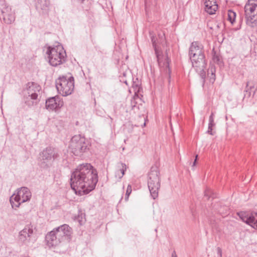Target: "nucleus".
I'll list each match as a JSON object with an SVG mask.
<instances>
[{
  "label": "nucleus",
  "instance_id": "ea45409f",
  "mask_svg": "<svg viewBox=\"0 0 257 257\" xmlns=\"http://www.w3.org/2000/svg\"><path fill=\"white\" fill-rule=\"evenodd\" d=\"M121 199H122V197H121V199H120V201L121 200Z\"/></svg>",
  "mask_w": 257,
  "mask_h": 257
},
{
  "label": "nucleus",
  "instance_id": "4be33fe9",
  "mask_svg": "<svg viewBox=\"0 0 257 257\" xmlns=\"http://www.w3.org/2000/svg\"><path fill=\"white\" fill-rule=\"evenodd\" d=\"M215 123L214 122V114L213 112L211 113L209 118L208 128L207 133L211 135H214V133L213 132V127L214 126Z\"/></svg>",
  "mask_w": 257,
  "mask_h": 257
},
{
  "label": "nucleus",
  "instance_id": "f704fd0d",
  "mask_svg": "<svg viewBox=\"0 0 257 257\" xmlns=\"http://www.w3.org/2000/svg\"><path fill=\"white\" fill-rule=\"evenodd\" d=\"M171 257H177L176 251L175 250L172 252Z\"/></svg>",
  "mask_w": 257,
  "mask_h": 257
},
{
  "label": "nucleus",
  "instance_id": "dca6fc26",
  "mask_svg": "<svg viewBox=\"0 0 257 257\" xmlns=\"http://www.w3.org/2000/svg\"><path fill=\"white\" fill-rule=\"evenodd\" d=\"M45 240L48 246L50 247L61 246V243H62L60 238L56 234L54 228L46 234Z\"/></svg>",
  "mask_w": 257,
  "mask_h": 257
},
{
  "label": "nucleus",
  "instance_id": "a878e982",
  "mask_svg": "<svg viewBox=\"0 0 257 257\" xmlns=\"http://www.w3.org/2000/svg\"><path fill=\"white\" fill-rule=\"evenodd\" d=\"M236 18V13L231 10L228 11V20L233 24L235 22Z\"/></svg>",
  "mask_w": 257,
  "mask_h": 257
},
{
  "label": "nucleus",
  "instance_id": "6e6552de",
  "mask_svg": "<svg viewBox=\"0 0 257 257\" xmlns=\"http://www.w3.org/2000/svg\"><path fill=\"white\" fill-rule=\"evenodd\" d=\"M244 10L246 24L254 28L257 25V0H247Z\"/></svg>",
  "mask_w": 257,
  "mask_h": 257
},
{
  "label": "nucleus",
  "instance_id": "58836bf2",
  "mask_svg": "<svg viewBox=\"0 0 257 257\" xmlns=\"http://www.w3.org/2000/svg\"><path fill=\"white\" fill-rule=\"evenodd\" d=\"M124 83H125L126 85H127V81H125L124 82Z\"/></svg>",
  "mask_w": 257,
  "mask_h": 257
},
{
  "label": "nucleus",
  "instance_id": "bb28decb",
  "mask_svg": "<svg viewBox=\"0 0 257 257\" xmlns=\"http://www.w3.org/2000/svg\"><path fill=\"white\" fill-rule=\"evenodd\" d=\"M139 118L140 119V123L135 124L136 126H141L144 127L146 126L147 117H145L143 114L139 116Z\"/></svg>",
  "mask_w": 257,
  "mask_h": 257
},
{
  "label": "nucleus",
  "instance_id": "20e7f679",
  "mask_svg": "<svg viewBox=\"0 0 257 257\" xmlns=\"http://www.w3.org/2000/svg\"><path fill=\"white\" fill-rule=\"evenodd\" d=\"M148 186L150 194L153 199L158 197V192L161 187L160 172L157 165L151 168L148 174Z\"/></svg>",
  "mask_w": 257,
  "mask_h": 257
},
{
  "label": "nucleus",
  "instance_id": "b1692460",
  "mask_svg": "<svg viewBox=\"0 0 257 257\" xmlns=\"http://www.w3.org/2000/svg\"><path fill=\"white\" fill-rule=\"evenodd\" d=\"M212 60L214 63H217L218 65H221L223 63L222 57L219 54H217L216 52L214 50V49H213L212 50Z\"/></svg>",
  "mask_w": 257,
  "mask_h": 257
},
{
  "label": "nucleus",
  "instance_id": "f8f14e48",
  "mask_svg": "<svg viewBox=\"0 0 257 257\" xmlns=\"http://www.w3.org/2000/svg\"><path fill=\"white\" fill-rule=\"evenodd\" d=\"M54 229L63 244L64 242L68 243L70 242L71 239L73 230L68 224H64L55 228Z\"/></svg>",
  "mask_w": 257,
  "mask_h": 257
},
{
  "label": "nucleus",
  "instance_id": "1a4fd4ad",
  "mask_svg": "<svg viewBox=\"0 0 257 257\" xmlns=\"http://www.w3.org/2000/svg\"><path fill=\"white\" fill-rule=\"evenodd\" d=\"M41 167L44 169L50 168L54 161L59 157L58 151L54 148L48 147L40 154Z\"/></svg>",
  "mask_w": 257,
  "mask_h": 257
},
{
  "label": "nucleus",
  "instance_id": "4c0bfd02",
  "mask_svg": "<svg viewBox=\"0 0 257 257\" xmlns=\"http://www.w3.org/2000/svg\"><path fill=\"white\" fill-rule=\"evenodd\" d=\"M192 215L194 217V215H195L193 211L192 212Z\"/></svg>",
  "mask_w": 257,
  "mask_h": 257
},
{
  "label": "nucleus",
  "instance_id": "c9c22d12",
  "mask_svg": "<svg viewBox=\"0 0 257 257\" xmlns=\"http://www.w3.org/2000/svg\"><path fill=\"white\" fill-rule=\"evenodd\" d=\"M129 196H130L129 195H126L125 194V198H124L125 201H127L128 200Z\"/></svg>",
  "mask_w": 257,
  "mask_h": 257
},
{
  "label": "nucleus",
  "instance_id": "cd10ccee",
  "mask_svg": "<svg viewBox=\"0 0 257 257\" xmlns=\"http://www.w3.org/2000/svg\"><path fill=\"white\" fill-rule=\"evenodd\" d=\"M195 69L197 71L198 70H200L199 75L202 80V83L203 86L205 82L206 72L205 71V69L206 68H195Z\"/></svg>",
  "mask_w": 257,
  "mask_h": 257
},
{
  "label": "nucleus",
  "instance_id": "5701e85b",
  "mask_svg": "<svg viewBox=\"0 0 257 257\" xmlns=\"http://www.w3.org/2000/svg\"><path fill=\"white\" fill-rule=\"evenodd\" d=\"M132 87L134 89L135 94L141 91L142 88L141 87V82L138 78L133 79Z\"/></svg>",
  "mask_w": 257,
  "mask_h": 257
},
{
  "label": "nucleus",
  "instance_id": "2f4dec72",
  "mask_svg": "<svg viewBox=\"0 0 257 257\" xmlns=\"http://www.w3.org/2000/svg\"><path fill=\"white\" fill-rule=\"evenodd\" d=\"M132 186L131 185H128L127 187V189H126V195H130V194H131L132 193Z\"/></svg>",
  "mask_w": 257,
  "mask_h": 257
},
{
  "label": "nucleus",
  "instance_id": "0eeeda50",
  "mask_svg": "<svg viewBox=\"0 0 257 257\" xmlns=\"http://www.w3.org/2000/svg\"><path fill=\"white\" fill-rule=\"evenodd\" d=\"M56 87L58 93L66 96L71 94L74 88V79L73 76L67 78L65 76H60L56 80Z\"/></svg>",
  "mask_w": 257,
  "mask_h": 257
},
{
  "label": "nucleus",
  "instance_id": "e433bc0d",
  "mask_svg": "<svg viewBox=\"0 0 257 257\" xmlns=\"http://www.w3.org/2000/svg\"><path fill=\"white\" fill-rule=\"evenodd\" d=\"M254 212L257 214V204L254 206Z\"/></svg>",
  "mask_w": 257,
  "mask_h": 257
},
{
  "label": "nucleus",
  "instance_id": "c756f323",
  "mask_svg": "<svg viewBox=\"0 0 257 257\" xmlns=\"http://www.w3.org/2000/svg\"><path fill=\"white\" fill-rule=\"evenodd\" d=\"M212 195H213L212 194V191L210 189H207L204 191V197L206 198V200H208L210 197H211L213 198V196Z\"/></svg>",
  "mask_w": 257,
  "mask_h": 257
},
{
  "label": "nucleus",
  "instance_id": "9d476101",
  "mask_svg": "<svg viewBox=\"0 0 257 257\" xmlns=\"http://www.w3.org/2000/svg\"><path fill=\"white\" fill-rule=\"evenodd\" d=\"M32 196L30 189L26 187H22L17 189V195H14L10 198V202L13 208L16 209L19 207L21 203L28 201Z\"/></svg>",
  "mask_w": 257,
  "mask_h": 257
},
{
  "label": "nucleus",
  "instance_id": "2eb2a0df",
  "mask_svg": "<svg viewBox=\"0 0 257 257\" xmlns=\"http://www.w3.org/2000/svg\"><path fill=\"white\" fill-rule=\"evenodd\" d=\"M63 105V101H61L59 96L50 97L46 99L45 103L46 108L49 110H56Z\"/></svg>",
  "mask_w": 257,
  "mask_h": 257
},
{
  "label": "nucleus",
  "instance_id": "ddd939ff",
  "mask_svg": "<svg viewBox=\"0 0 257 257\" xmlns=\"http://www.w3.org/2000/svg\"><path fill=\"white\" fill-rule=\"evenodd\" d=\"M150 35L158 61L159 62L160 54L157 44L160 43L163 46L166 45V41L165 34L164 33H159L158 35V38L153 35V32H150Z\"/></svg>",
  "mask_w": 257,
  "mask_h": 257
},
{
  "label": "nucleus",
  "instance_id": "473e14b6",
  "mask_svg": "<svg viewBox=\"0 0 257 257\" xmlns=\"http://www.w3.org/2000/svg\"><path fill=\"white\" fill-rule=\"evenodd\" d=\"M217 249L218 253L220 255V256H222L221 249L218 247H217Z\"/></svg>",
  "mask_w": 257,
  "mask_h": 257
},
{
  "label": "nucleus",
  "instance_id": "f3484780",
  "mask_svg": "<svg viewBox=\"0 0 257 257\" xmlns=\"http://www.w3.org/2000/svg\"><path fill=\"white\" fill-rule=\"evenodd\" d=\"M37 10L42 15L48 14L50 2L49 0H35Z\"/></svg>",
  "mask_w": 257,
  "mask_h": 257
},
{
  "label": "nucleus",
  "instance_id": "4468645a",
  "mask_svg": "<svg viewBox=\"0 0 257 257\" xmlns=\"http://www.w3.org/2000/svg\"><path fill=\"white\" fill-rule=\"evenodd\" d=\"M237 214L243 222L253 228L257 229V213H255L254 211L250 213L241 211L237 213Z\"/></svg>",
  "mask_w": 257,
  "mask_h": 257
},
{
  "label": "nucleus",
  "instance_id": "9b49d317",
  "mask_svg": "<svg viewBox=\"0 0 257 257\" xmlns=\"http://www.w3.org/2000/svg\"><path fill=\"white\" fill-rule=\"evenodd\" d=\"M15 14L11 7L7 5L5 0H0V19H3L5 23L11 24L15 21Z\"/></svg>",
  "mask_w": 257,
  "mask_h": 257
},
{
  "label": "nucleus",
  "instance_id": "c85d7f7f",
  "mask_svg": "<svg viewBox=\"0 0 257 257\" xmlns=\"http://www.w3.org/2000/svg\"><path fill=\"white\" fill-rule=\"evenodd\" d=\"M85 214L81 211H79L78 216L76 217V220L82 225L85 221Z\"/></svg>",
  "mask_w": 257,
  "mask_h": 257
},
{
  "label": "nucleus",
  "instance_id": "412c9836",
  "mask_svg": "<svg viewBox=\"0 0 257 257\" xmlns=\"http://www.w3.org/2000/svg\"><path fill=\"white\" fill-rule=\"evenodd\" d=\"M216 68L213 65L210 66L208 69L207 77L209 79V82L213 84L216 79Z\"/></svg>",
  "mask_w": 257,
  "mask_h": 257
},
{
  "label": "nucleus",
  "instance_id": "7ed1b4c3",
  "mask_svg": "<svg viewBox=\"0 0 257 257\" xmlns=\"http://www.w3.org/2000/svg\"><path fill=\"white\" fill-rule=\"evenodd\" d=\"M46 54L52 66L57 67L66 62V53L61 45L48 47Z\"/></svg>",
  "mask_w": 257,
  "mask_h": 257
},
{
  "label": "nucleus",
  "instance_id": "a211bd4d",
  "mask_svg": "<svg viewBox=\"0 0 257 257\" xmlns=\"http://www.w3.org/2000/svg\"><path fill=\"white\" fill-rule=\"evenodd\" d=\"M33 234V230L30 227L27 226L20 231L19 233V239L23 243H26L31 240Z\"/></svg>",
  "mask_w": 257,
  "mask_h": 257
},
{
  "label": "nucleus",
  "instance_id": "423d86ee",
  "mask_svg": "<svg viewBox=\"0 0 257 257\" xmlns=\"http://www.w3.org/2000/svg\"><path fill=\"white\" fill-rule=\"evenodd\" d=\"M90 146L89 142L86 141V139L79 135L72 138L69 148L74 155L81 156L84 153L89 151Z\"/></svg>",
  "mask_w": 257,
  "mask_h": 257
},
{
  "label": "nucleus",
  "instance_id": "f257e3e1",
  "mask_svg": "<svg viewBox=\"0 0 257 257\" xmlns=\"http://www.w3.org/2000/svg\"><path fill=\"white\" fill-rule=\"evenodd\" d=\"M97 182V171L89 163L79 165L72 172L70 179L72 189L79 190L84 194H87L93 190Z\"/></svg>",
  "mask_w": 257,
  "mask_h": 257
},
{
  "label": "nucleus",
  "instance_id": "39448f33",
  "mask_svg": "<svg viewBox=\"0 0 257 257\" xmlns=\"http://www.w3.org/2000/svg\"><path fill=\"white\" fill-rule=\"evenodd\" d=\"M41 90V86L34 82H29L26 84L24 91L25 103L27 105L31 107L38 104L39 102L38 93Z\"/></svg>",
  "mask_w": 257,
  "mask_h": 257
},
{
  "label": "nucleus",
  "instance_id": "7c9ffc66",
  "mask_svg": "<svg viewBox=\"0 0 257 257\" xmlns=\"http://www.w3.org/2000/svg\"><path fill=\"white\" fill-rule=\"evenodd\" d=\"M132 109L134 110L135 112H137V110L139 109V106L136 105L135 100L132 101Z\"/></svg>",
  "mask_w": 257,
  "mask_h": 257
},
{
  "label": "nucleus",
  "instance_id": "f03ea898",
  "mask_svg": "<svg viewBox=\"0 0 257 257\" xmlns=\"http://www.w3.org/2000/svg\"><path fill=\"white\" fill-rule=\"evenodd\" d=\"M189 56L194 68H206L207 60L205 58L203 45L198 41L193 42L189 47Z\"/></svg>",
  "mask_w": 257,
  "mask_h": 257
},
{
  "label": "nucleus",
  "instance_id": "72a5a7b5",
  "mask_svg": "<svg viewBox=\"0 0 257 257\" xmlns=\"http://www.w3.org/2000/svg\"><path fill=\"white\" fill-rule=\"evenodd\" d=\"M197 158H198V155H197L196 156V157H195V160H194V162H193V166H192L193 167V166H195L196 163V162H197Z\"/></svg>",
  "mask_w": 257,
  "mask_h": 257
},
{
  "label": "nucleus",
  "instance_id": "aec40b11",
  "mask_svg": "<svg viewBox=\"0 0 257 257\" xmlns=\"http://www.w3.org/2000/svg\"><path fill=\"white\" fill-rule=\"evenodd\" d=\"M205 11L210 15L215 13L218 9V5L215 0H204Z\"/></svg>",
  "mask_w": 257,
  "mask_h": 257
},
{
  "label": "nucleus",
  "instance_id": "393cba45",
  "mask_svg": "<svg viewBox=\"0 0 257 257\" xmlns=\"http://www.w3.org/2000/svg\"><path fill=\"white\" fill-rule=\"evenodd\" d=\"M122 168L115 173V176L118 175V178L120 179L125 174L126 170V166L125 164L121 163Z\"/></svg>",
  "mask_w": 257,
  "mask_h": 257
},
{
  "label": "nucleus",
  "instance_id": "6ab92c4d",
  "mask_svg": "<svg viewBox=\"0 0 257 257\" xmlns=\"http://www.w3.org/2000/svg\"><path fill=\"white\" fill-rule=\"evenodd\" d=\"M257 91V81L254 80H249L246 82L245 88L244 90V98H249L252 94L254 96L255 92Z\"/></svg>",
  "mask_w": 257,
  "mask_h": 257
}]
</instances>
